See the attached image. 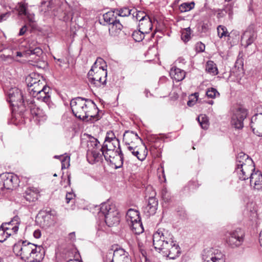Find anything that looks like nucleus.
I'll return each mask as SVG.
<instances>
[{"mask_svg":"<svg viewBox=\"0 0 262 262\" xmlns=\"http://www.w3.org/2000/svg\"><path fill=\"white\" fill-rule=\"evenodd\" d=\"M156 193L152 191V194L149 197L147 205L144 207L143 212L146 216L154 215L158 208V201L155 197Z\"/></svg>","mask_w":262,"mask_h":262,"instance_id":"15","label":"nucleus"},{"mask_svg":"<svg viewBox=\"0 0 262 262\" xmlns=\"http://www.w3.org/2000/svg\"><path fill=\"white\" fill-rule=\"evenodd\" d=\"M19 180L17 176L11 173L0 174V189H12L18 185Z\"/></svg>","mask_w":262,"mask_h":262,"instance_id":"10","label":"nucleus"},{"mask_svg":"<svg viewBox=\"0 0 262 262\" xmlns=\"http://www.w3.org/2000/svg\"><path fill=\"white\" fill-rule=\"evenodd\" d=\"M107 70H90L88 73L89 83L96 88L104 87L106 84Z\"/></svg>","mask_w":262,"mask_h":262,"instance_id":"6","label":"nucleus"},{"mask_svg":"<svg viewBox=\"0 0 262 262\" xmlns=\"http://www.w3.org/2000/svg\"><path fill=\"white\" fill-rule=\"evenodd\" d=\"M75 195L72 192H68L66 196V202L69 203L71 201L74 199Z\"/></svg>","mask_w":262,"mask_h":262,"instance_id":"49","label":"nucleus"},{"mask_svg":"<svg viewBox=\"0 0 262 262\" xmlns=\"http://www.w3.org/2000/svg\"><path fill=\"white\" fill-rule=\"evenodd\" d=\"M69 238L72 240V241H74L75 240V232H72V233H70L69 235Z\"/></svg>","mask_w":262,"mask_h":262,"instance_id":"56","label":"nucleus"},{"mask_svg":"<svg viewBox=\"0 0 262 262\" xmlns=\"http://www.w3.org/2000/svg\"><path fill=\"white\" fill-rule=\"evenodd\" d=\"M132 12V10H129L127 8H124L122 9H115L114 13H115L117 15L120 16L125 17L130 15Z\"/></svg>","mask_w":262,"mask_h":262,"instance_id":"34","label":"nucleus"},{"mask_svg":"<svg viewBox=\"0 0 262 262\" xmlns=\"http://www.w3.org/2000/svg\"><path fill=\"white\" fill-rule=\"evenodd\" d=\"M98 210H99L98 213L99 217L102 219H104L108 226H113L119 223L118 212L114 205L103 203L98 208Z\"/></svg>","mask_w":262,"mask_h":262,"instance_id":"5","label":"nucleus"},{"mask_svg":"<svg viewBox=\"0 0 262 262\" xmlns=\"http://www.w3.org/2000/svg\"><path fill=\"white\" fill-rule=\"evenodd\" d=\"M248 160H252L248 155L243 153L239 152L236 157V165L241 163L242 161H245L247 163Z\"/></svg>","mask_w":262,"mask_h":262,"instance_id":"40","label":"nucleus"},{"mask_svg":"<svg viewBox=\"0 0 262 262\" xmlns=\"http://www.w3.org/2000/svg\"><path fill=\"white\" fill-rule=\"evenodd\" d=\"M246 110L238 107L233 110L231 115L230 124L235 129H240L244 127L243 121L246 118Z\"/></svg>","mask_w":262,"mask_h":262,"instance_id":"8","label":"nucleus"},{"mask_svg":"<svg viewBox=\"0 0 262 262\" xmlns=\"http://www.w3.org/2000/svg\"><path fill=\"white\" fill-rule=\"evenodd\" d=\"M152 23L148 16L144 20H142L139 24V32L143 33H148L152 29Z\"/></svg>","mask_w":262,"mask_h":262,"instance_id":"24","label":"nucleus"},{"mask_svg":"<svg viewBox=\"0 0 262 262\" xmlns=\"http://www.w3.org/2000/svg\"><path fill=\"white\" fill-rule=\"evenodd\" d=\"M28 54H32V55H36L37 56H39L42 54V50L40 48H35V49H33L32 47H30L29 50L28 51Z\"/></svg>","mask_w":262,"mask_h":262,"instance_id":"46","label":"nucleus"},{"mask_svg":"<svg viewBox=\"0 0 262 262\" xmlns=\"http://www.w3.org/2000/svg\"><path fill=\"white\" fill-rule=\"evenodd\" d=\"M113 13H114V12H108L105 13L103 16L104 21L108 23L110 25L116 20L114 17Z\"/></svg>","mask_w":262,"mask_h":262,"instance_id":"38","label":"nucleus"},{"mask_svg":"<svg viewBox=\"0 0 262 262\" xmlns=\"http://www.w3.org/2000/svg\"><path fill=\"white\" fill-rule=\"evenodd\" d=\"M103 147V149L105 150H119L120 149V142L117 141V144H115L114 142L106 141L104 142L103 145L101 146Z\"/></svg>","mask_w":262,"mask_h":262,"instance_id":"31","label":"nucleus"},{"mask_svg":"<svg viewBox=\"0 0 262 262\" xmlns=\"http://www.w3.org/2000/svg\"><path fill=\"white\" fill-rule=\"evenodd\" d=\"M208 103L212 105L213 104V101L210 100L208 102Z\"/></svg>","mask_w":262,"mask_h":262,"instance_id":"64","label":"nucleus"},{"mask_svg":"<svg viewBox=\"0 0 262 262\" xmlns=\"http://www.w3.org/2000/svg\"><path fill=\"white\" fill-rule=\"evenodd\" d=\"M106 141L114 142L115 144H117V141L119 140L115 137L113 132L110 131L106 133L104 142Z\"/></svg>","mask_w":262,"mask_h":262,"instance_id":"41","label":"nucleus"},{"mask_svg":"<svg viewBox=\"0 0 262 262\" xmlns=\"http://www.w3.org/2000/svg\"><path fill=\"white\" fill-rule=\"evenodd\" d=\"M10 13L9 12H7L4 14H2L0 15V22L3 21V20H6L10 16Z\"/></svg>","mask_w":262,"mask_h":262,"instance_id":"52","label":"nucleus"},{"mask_svg":"<svg viewBox=\"0 0 262 262\" xmlns=\"http://www.w3.org/2000/svg\"><path fill=\"white\" fill-rule=\"evenodd\" d=\"M131 14L133 15V18H135L136 20H139V23L142 20H144L146 17L148 16L143 11H137L136 9H132Z\"/></svg>","mask_w":262,"mask_h":262,"instance_id":"32","label":"nucleus"},{"mask_svg":"<svg viewBox=\"0 0 262 262\" xmlns=\"http://www.w3.org/2000/svg\"><path fill=\"white\" fill-rule=\"evenodd\" d=\"M192 101H190V100H189V101H188L187 102V105H188V106H191V105H192Z\"/></svg>","mask_w":262,"mask_h":262,"instance_id":"62","label":"nucleus"},{"mask_svg":"<svg viewBox=\"0 0 262 262\" xmlns=\"http://www.w3.org/2000/svg\"><path fill=\"white\" fill-rule=\"evenodd\" d=\"M87 147L86 158L91 164L101 162L103 157L106 161L115 164V158H119L121 164L123 163V155L121 150L103 149V147H101V145L98 140L93 137H89L87 142Z\"/></svg>","mask_w":262,"mask_h":262,"instance_id":"1","label":"nucleus"},{"mask_svg":"<svg viewBox=\"0 0 262 262\" xmlns=\"http://www.w3.org/2000/svg\"><path fill=\"white\" fill-rule=\"evenodd\" d=\"M39 190L35 187H30L26 189L25 198L29 202H34L37 200Z\"/></svg>","mask_w":262,"mask_h":262,"instance_id":"23","label":"nucleus"},{"mask_svg":"<svg viewBox=\"0 0 262 262\" xmlns=\"http://www.w3.org/2000/svg\"><path fill=\"white\" fill-rule=\"evenodd\" d=\"M107 65L105 61L101 58H97L93 65L92 66L90 70H107Z\"/></svg>","mask_w":262,"mask_h":262,"instance_id":"30","label":"nucleus"},{"mask_svg":"<svg viewBox=\"0 0 262 262\" xmlns=\"http://www.w3.org/2000/svg\"><path fill=\"white\" fill-rule=\"evenodd\" d=\"M128 224L130 226L132 231L135 233V234H139L143 233L144 229L140 219H139L133 223H128Z\"/></svg>","mask_w":262,"mask_h":262,"instance_id":"29","label":"nucleus"},{"mask_svg":"<svg viewBox=\"0 0 262 262\" xmlns=\"http://www.w3.org/2000/svg\"><path fill=\"white\" fill-rule=\"evenodd\" d=\"M204 262H225V255L218 249L207 248L203 253Z\"/></svg>","mask_w":262,"mask_h":262,"instance_id":"11","label":"nucleus"},{"mask_svg":"<svg viewBox=\"0 0 262 262\" xmlns=\"http://www.w3.org/2000/svg\"><path fill=\"white\" fill-rule=\"evenodd\" d=\"M33 101L31 100H27V103L30 105V112L33 116H35L39 121H43L46 119V115L39 107L34 104Z\"/></svg>","mask_w":262,"mask_h":262,"instance_id":"21","label":"nucleus"},{"mask_svg":"<svg viewBox=\"0 0 262 262\" xmlns=\"http://www.w3.org/2000/svg\"><path fill=\"white\" fill-rule=\"evenodd\" d=\"M205 48V45L202 42L198 43L196 45V50L198 52H203Z\"/></svg>","mask_w":262,"mask_h":262,"instance_id":"51","label":"nucleus"},{"mask_svg":"<svg viewBox=\"0 0 262 262\" xmlns=\"http://www.w3.org/2000/svg\"><path fill=\"white\" fill-rule=\"evenodd\" d=\"M262 106L257 108V113L251 119V127L253 133L258 136H262Z\"/></svg>","mask_w":262,"mask_h":262,"instance_id":"13","label":"nucleus"},{"mask_svg":"<svg viewBox=\"0 0 262 262\" xmlns=\"http://www.w3.org/2000/svg\"><path fill=\"white\" fill-rule=\"evenodd\" d=\"M171 77L177 81L184 79L185 77V72L180 68L176 67H172L170 71Z\"/></svg>","mask_w":262,"mask_h":262,"instance_id":"25","label":"nucleus"},{"mask_svg":"<svg viewBox=\"0 0 262 262\" xmlns=\"http://www.w3.org/2000/svg\"><path fill=\"white\" fill-rule=\"evenodd\" d=\"M177 62H179V63H184L185 59L183 58H180L177 60Z\"/></svg>","mask_w":262,"mask_h":262,"instance_id":"59","label":"nucleus"},{"mask_svg":"<svg viewBox=\"0 0 262 262\" xmlns=\"http://www.w3.org/2000/svg\"><path fill=\"white\" fill-rule=\"evenodd\" d=\"M19 15H26L28 12L27 11V8L26 5L24 4H20L17 9Z\"/></svg>","mask_w":262,"mask_h":262,"instance_id":"47","label":"nucleus"},{"mask_svg":"<svg viewBox=\"0 0 262 262\" xmlns=\"http://www.w3.org/2000/svg\"><path fill=\"white\" fill-rule=\"evenodd\" d=\"M247 165V164H246V162L244 161H242L241 163H240L238 164H237L236 165V167H244V166H245V165Z\"/></svg>","mask_w":262,"mask_h":262,"instance_id":"57","label":"nucleus"},{"mask_svg":"<svg viewBox=\"0 0 262 262\" xmlns=\"http://www.w3.org/2000/svg\"><path fill=\"white\" fill-rule=\"evenodd\" d=\"M191 30L189 27L182 30L181 38L184 42H187L190 38Z\"/></svg>","mask_w":262,"mask_h":262,"instance_id":"37","label":"nucleus"},{"mask_svg":"<svg viewBox=\"0 0 262 262\" xmlns=\"http://www.w3.org/2000/svg\"><path fill=\"white\" fill-rule=\"evenodd\" d=\"M27 30V26L26 25L24 26L20 29L19 32V35L21 36L23 35Z\"/></svg>","mask_w":262,"mask_h":262,"instance_id":"54","label":"nucleus"},{"mask_svg":"<svg viewBox=\"0 0 262 262\" xmlns=\"http://www.w3.org/2000/svg\"><path fill=\"white\" fill-rule=\"evenodd\" d=\"M197 120L203 129H206L208 128L209 121L205 115H200L197 118Z\"/></svg>","mask_w":262,"mask_h":262,"instance_id":"33","label":"nucleus"},{"mask_svg":"<svg viewBox=\"0 0 262 262\" xmlns=\"http://www.w3.org/2000/svg\"><path fill=\"white\" fill-rule=\"evenodd\" d=\"M50 215L49 214H46L45 215L42 216L41 219L43 220V222L42 223L41 220V217L40 216H37V219L38 222H40V224H41L43 226H48L49 224V219H50Z\"/></svg>","mask_w":262,"mask_h":262,"instance_id":"44","label":"nucleus"},{"mask_svg":"<svg viewBox=\"0 0 262 262\" xmlns=\"http://www.w3.org/2000/svg\"><path fill=\"white\" fill-rule=\"evenodd\" d=\"M8 96V101L13 106H18L24 102L25 100L21 92L18 89L13 88L10 90Z\"/></svg>","mask_w":262,"mask_h":262,"instance_id":"14","label":"nucleus"},{"mask_svg":"<svg viewBox=\"0 0 262 262\" xmlns=\"http://www.w3.org/2000/svg\"><path fill=\"white\" fill-rule=\"evenodd\" d=\"M19 224V218L18 216H15L10 222L3 223L2 226L8 233H10V236L12 233L17 232Z\"/></svg>","mask_w":262,"mask_h":262,"instance_id":"18","label":"nucleus"},{"mask_svg":"<svg viewBox=\"0 0 262 262\" xmlns=\"http://www.w3.org/2000/svg\"><path fill=\"white\" fill-rule=\"evenodd\" d=\"M153 245L156 249L159 250L170 259H174L180 253V248L172 236L167 230L159 229L153 235Z\"/></svg>","mask_w":262,"mask_h":262,"instance_id":"2","label":"nucleus"},{"mask_svg":"<svg viewBox=\"0 0 262 262\" xmlns=\"http://www.w3.org/2000/svg\"><path fill=\"white\" fill-rule=\"evenodd\" d=\"M67 262H80V261L76 259H70Z\"/></svg>","mask_w":262,"mask_h":262,"instance_id":"61","label":"nucleus"},{"mask_svg":"<svg viewBox=\"0 0 262 262\" xmlns=\"http://www.w3.org/2000/svg\"><path fill=\"white\" fill-rule=\"evenodd\" d=\"M50 89L46 86V84L39 89L31 92V95L34 97H36L37 99L41 100L45 102H47L50 99Z\"/></svg>","mask_w":262,"mask_h":262,"instance_id":"16","label":"nucleus"},{"mask_svg":"<svg viewBox=\"0 0 262 262\" xmlns=\"http://www.w3.org/2000/svg\"><path fill=\"white\" fill-rule=\"evenodd\" d=\"M206 95L211 98H214L220 95L219 93L217 90L213 88H211L208 89L206 92Z\"/></svg>","mask_w":262,"mask_h":262,"instance_id":"42","label":"nucleus"},{"mask_svg":"<svg viewBox=\"0 0 262 262\" xmlns=\"http://www.w3.org/2000/svg\"><path fill=\"white\" fill-rule=\"evenodd\" d=\"M10 236V233H8L3 228L2 226L0 227V242L3 243L6 239Z\"/></svg>","mask_w":262,"mask_h":262,"instance_id":"43","label":"nucleus"},{"mask_svg":"<svg viewBox=\"0 0 262 262\" xmlns=\"http://www.w3.org/2000/svg\"><path fill=\"white\" fill-rule=\"evenodd\" d=\"M25 16H26L29 23H31L34 21V15L27 12Z\"/></svg>","mask_w":262,"mask_h":262,"instance_id":"53","label":"nucleus"},{"mask_svg":"<svg viewBox=\"0 0 262 262\" xmlns=\"http://www.w3.org/2000/svg\"><path fill=\"white\" fill-rule=\"evenodd\" d=\"M17 56L19 57H22L23 56V53L20 52H17L16 53Z\"/></svg>","mask_w":262,"mask_h":262,"instance_id":"60","label":"nucleus"},{"mask_svg":"<svg viewBox=\"0 0 262 262\" xmlns=\"http://www.w3.org/2000/svg\"><path fill=\"white\" fill-rule=\"evenodd\" d=\"M14 253L27 262H40L45 256L44 249L32 243L23 241L15 244Z\"/></svg>","mask_w":262,"mask_h":262,"instance_id":"3","label":"nucleus"},{"mask_svg":"<svg viewBox=\"0 0 262 262\" xmlns=\"http://www.w3.org/2000/svg\"><path fill=\"white\" fill-rule=\"evenodd\" d=\"M206 70L208 72L212 74L213 75H216L217 74V68L211 61L207 62Z\"/></svg>","mask_w":262,"mask_h":262,"instance_id":"36","label":"nucleus"},{"mask_svg":"<svg viewBox=\"0 0 262 262\" xmlns=\"http://www.w3.org/2000/svg\"><path fill=\"white\" fill-rule=\"evenodd\" d=\"M217 31L218 36L220 38H222L224 36L225 37L229 35L226 27L224 26H219L217 28Z\"/></svg>","mask_w":262,"mask_h":262,"instance_id":"39","label":"nucleus"},{"mask_svg":"<svg viewBox=\"0 0 262 262\" xmlns=\"http://www.w3.org/2000/svg\"><path fill=\"white\" fill-rule=\"evenodd\" d=\"M162 196L163 200L165 202H168L170 200V197L168 193V192L165 189L162 190Z\"/></svg>","mask_w":262,"mask_h":262,"instance_id":"50","label":"nucleus"},{"mask_svg":"<svg viewBox=\"0 0 262 262\" xmlns=\"http://www.w3.org/2000/svg\"><path fill=\"white\" fill-rule=\"evenodd\" d=\"M143 33L139 32H134L133 33V37L134 39L137 41H139L140 40H142L143 38Z\"/></svg>","mask_w":262,"mask_h":262,"instance_id":"48","label":"nucleus"},{"mask_svg":"<svg viewBox=\"0 0 262 262\" xmlns=\"http://www.w3.org/2000/svg\"><path fill=\"white\" fill-rule=\"evenodd\" d=\"M122 25L117 20L110 25L109 27V33L112 36H117L119 34L122 29Z\"/></svg>","mask_w":262,"mask_h":262,"instance_id":"27","label":"nucleus"},{"mask_svg":"<svg viewBox=\"0 0 262 262\" xmlns=\"http://www.w3.org/2000/svg\"><path fill=\"white\" fill-rule=\"evenodd\" d=\"M245 233L241 228H236L227 233L226 243L231 248L241 246L244 241Z\"/></svg>","mask_w":262,"mask_h":262,"instance_id":"7","label":"nucleus"},{"mask_svg":"<svg viewBox=\"0 0 262 262\" xmlns=\"http://www.w3.org/2000/svg\"><path fill=\"white\" fill-rule=\"evenodd\" d=\"M62 169H66L70 166V157L66 156L61 159Z\"/></svg>","mask_w":262,"mask_h":262,"instance_id":"45","label":"nucleus"},{"mask_svg":"<svg viewBox=\"0 0 262 262\" xmlns=\"http://www.w3.org/2000/svg\"><path fill=\"white\" fill-rule=\"evenodd\" d=\"M30 93L34 92L45 85L46 81L43 77L38 74L32 73L26 78Z\"/></svg>","mask_w":262,"mask_h":262,"instance_id":"9","label":"nucleus"},{"mask_svg":"<svg viewBox=\"0 0 262 262\" xmlns=\"http://www.w3.org/2000/svg\"><path fill=\"white\" fill-rule=\"evenodd\" d=\"M223 10H221L220 11V12L217 13V17L218 18H220V17H222L224 16V13H223Z\"/></svg>","mask_w":262,"mask_h":262,"instance_id":"58","label":"nucleus"},{"mask_svg":"<svg viewBox=\"0 0 262 262\" xmlns=\"http://www.w3.org/2000/svg\"><path fill=\"white\" fill-rule=\"evenodd\" d=\"M247 165L244 167H236L235 172L237 174L238 178L245 181L249 179V177L255 171V166L252 160H248Z\"/></svg>","mask_w":262,"mask_h":262,"instance_id":"12","label":"nucleus"},{"mask_svg":"<svg viewBox=\"0 0 262 262\" xmlns=\"http://www.w3.org/2000/svg\"><path fill=\"white\" fill-rule=\"evenodd\" d=\"M111 262H132V260L128 253L120 248L114 251Z\"/></svg>","mask_w":262,"mask_h":262,"instance_id":"19","label":"nucleus"},{"mask_svg":"<svg viewBox=\"0 0 262 262\" xmlns=\"http://www.w3.org/2000/svg\"><path fill=\"white\" fill-rule=\"evenodd\" d=\"M70 105L73 113L78 118L86 121L92 118L98 119L97 115L92 113L93 110L97 112V107L92 100L78 97L72 99Z\"/></svg>","mask_w":262,"mask_h":262,"instance_id":"4","label":"nucleus"},{"mask_svg":"<svg viewBox=\"0 0 262 262\" xmlns=\"http://www.w3.org/2000/svg\"><path fill=\"white\" fill-rule=\"evenodd\" d=\"M151 189H152V187H148L146 188V191L150 190H151Z\"/></svg>","mask_w":262,"mask_h":262,"instance_id":"63","label":"nucleus"},{"mask_svg":"<svg viewBox=\"0 0 262 262\" xmlns=\"http://www.w3.org/2000/svg\"><path fill=\"white\" fill-rule=\"evenodd\" d=\"M33 235L36 238H39L41 236V232L39 230H36L33 233Z\"/></svg>","mask_w":262,"mask_h":262,"instance_id":"55","label":"nucleus"},{"mask_svg":"<svg viewBox=\"0 0 262 262\" xmlns=\"http://www.w3.org/2000/svg\"><path fill=\"white\" fill-rule=\"evenodd\" d=\"M126 148L128 151H130L133 156L140 161L143 160L146 157V154L140 153V148L138 146H134V144L127 145Z\"/></svg>","mask_w":262,"mask_h":262,"instance_id":"26","label":"nucleus"},{"mask_svg":"<svg viewBox=\"0 0 262 262\" xmlns=\"http://www.w3.org/2000/svg\"><path fill=\"white\" fill-rule=\"evenodd\" d=\"M194 3L192 2L191 3H184L181 4L179 7V10L182 12H185L190 11L194 7Z\"/></svg>","mask_w":262,"mask_h":262,"instance_id":"35","label":"nucleus"},{"mask_svg":"<svg viewBox=\"0 0 262 262\" xmlns=\"http://www.w3.org/2000/svg\"><path fill=\"white\" fill-rule=\"evenodd\" d=\"M256 32L252 29L246 30L241 36V44L246 48L251 45L256 38Z\"/></svg>","mask_w":262,"mask_h":262,"instance_id":"17","label":"nucleus"},{"mask_svg":"<svg viewBox=\"0 0 262 262\" xmlns=\"http://www.w3.org/2000/svg\"><path fill=\"white\" fill-rule=\"evenodd\" d=\"M251 187L255 189L259 190L262 188V174L260 171H255L249 177Z\"/></svg>","mask_w":262,"mask_h":262,"instance_id":"20","label":"nucleus"},{"mask_svg":"<svg viewBox=\"0 0 262 262\" xmlns=\"http://www.w3.org/2000/svg\"><path fill=\"white\" fill-rule=\"evenodd\" d=\"M123 140L126 145H129L134 144L135 142L141 141V139L136 133L133 132L126 131L123 135Z\"/></svg>","mask_w":262,"mask_h":262,"instance_id":"22","label":"nucleus"},{"mask_svg":"<svg viewBox=\"0 0 262 262\" xmlns=\"http://www.w3.org/2000/svg\"><path fill=\"white\" fill-rule=\"evenodd\" d=\"M139 219H140V218L138 211L133 209L128 210L126 215V220L128 224L133 223Z\"/></svg>","mask_w":262,"mask_h":262,"instance_id":"28","label":"nucleus"}]
</instances>
